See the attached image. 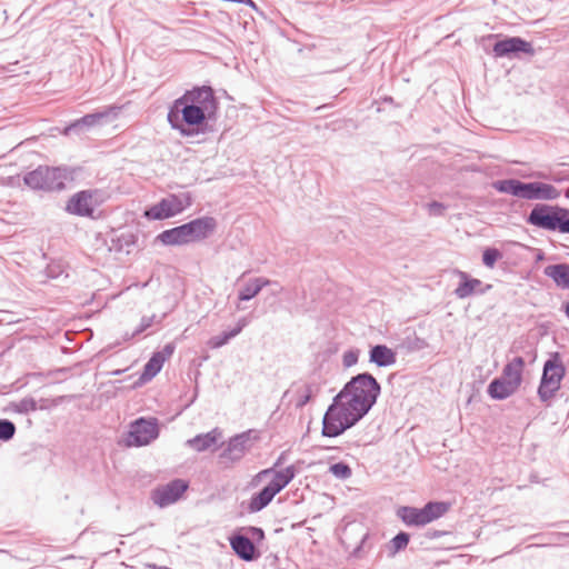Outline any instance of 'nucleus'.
Instances as JSON below:
<instances>
[{
	"mask_svg": "<svg viewBox=\"0 0 569 569\" xmlns=\"http://www.w3.org/2000/svg\"><path fill=\"white\" fill-rule=\"evenodd\" d=\"M219 101L210 86H194L176 99L168 111L171 128L183 137L212 131L210 122L218 117Z\"/></svg>",
	"mask_w": 569,
	"mask_h": 569,
	"instance_id": "nucleus-1",
	"label": "nucleus"
},
{
	"mask_svg": "<svg viewBox=\"0 0 569 569\" xmlns=\"http://www.w3.org/2000/svg\"><path fill=\"white\" fill-rule=\"evenodd\" d=\"M492 188L500 193L526 200H556L561 194V191L550 183L541 181L523 182L516 178L493 181Z\"/></svg>",
	"mask_w": 569,
	"mask_h": 569,
	"instance_id": "nucleus-2",
	"label": "nucleus"
},
{
	"mask_svg": "<svg viewBox=\"0 0 569 569\" xmlns=\"http://www.w3.org/2000/svg\"><path fill=\"white\" fill-rule=\"evenodd\" d=\"M368 412V409L351 401V398L340 390L323 416L322 427H353Z\"/></svg>",
	"mask_w": 569,
	"mask_h": 569,
	"instance_id": "nucleus-3",
	"label": "nucleus"
},
{
	"mask_svg": "<svg viewBox=\"0 0 569 569\" xmlns=\"http://www.w3.org/2000/svg\"><path fill=\"white\" fill-rule=\"evenodd\" d=\"M526 222L549 232L569 233V209L558 204L536 203Z\"/></svg>",
	"mask_w": 569,
	"mask_h": 569,
	"instance_id": "nucleus-4",
	"label": "nucleus"
},
{
	"mask_svg": "<svg viewBox=\"0 0 569 569\" xmlns=\"http://www.w3.org/2000/svg\"><path fill=\"white\" fill-rule=\"evenodd\" d=\"M73 171L69 168L39 166L28 172L23 181L33 190L61 191L66 181L72 179Z\"/></svg>",
	"mask_w": 569,
	"mask_h": 569,
	"instance_id": "nucleus-5",
	"label": "nucleus"
},
{
	"mask_svg": "<svg viewBox=\"0 0 569 569\" xmlns=\"http://www.w3.org/2000/svg\"><path fill=\"white\" fill-rule=\"evenodd\" d=\"M351 398V401L370 409L376 405L381 392V386L369 372H361L353 376L341 389Z\"/></svg>",
	"mask_w": 569,
	"mask_h": 569,
	"instance_id": "nucleus-6",
	"label": "nucleus"
},
{
	"mask_svg": "<svg viewBox=\"0 0 569 569\" xmlns=\"http://www.w3.org/2000/svg\"><path fill=\"white\" fill-rule=\"evenodd\" d=\"M566 376V367L562 363L559 352H553L546 360L538 387V397L542 402L549 401L560 389L561 381Z\"/></svg>",
	"mask_w": 569,
	"mask_h": 569,
	"instance_id": "nucleus-7",
	"label": "nucleus"
},
{
	"mask_svg": "<svg viewBox=\"0 0 569 569\" xmlns=\"http://www.w3.org/2000/svg\"><path fill=\"white\" fill-rule=\"evenodd\" d=\"M450 509V503L443 501L428 502L423 508L401 507L398 516L408 526H426L442 516Z\"/></svg>",
	"mask_w": 569,
	"mask_h": 569,
	"instance_id": "nucleus-8",
	"label": "nucleus"
},
{
	"mask_svg": "<svg viewBox=\"0 0 569 569\" xmlns=\"http://www.w3.org/2000/svg\"><path fill=\"white\" fill-rule=\"evenodd\" d=\"M296 470L292 466L273 472L271 481L250 500V510L259 511L264 508L273 497L279 493L293 478Z\"/></svg>",
	"mask_w": 569,
	"mask_h": 569,
	"instance_id": "nucleus-9",
	"label": "nucleus"
},
{
	"mask_svg": "<svg viewBox=\"0 0 569 569\" xmlns=\"http://www.w3.org/2000/svg\"><path fill=\"white\" fill-rule=\"evenodd\" d=\"M191 196L184 193L183 198L171 194L168 198L161 199L158 203L153 204L144 211V217L150 220H162L174 217L182 212L187 207L191 204Z\"/></svg>",
	"mask_w": 569,
	"mask_h": 569,
	"instance_id": "nucleus-10",
	"label": "nucleus"
},
{
	"mask_svg": "<svg viewBox=\"0 0 569 569\" xmlns=\"http://www.w3.org/2000/svg\"><path fill=\"white\" fill-rule=\"evenodd\" d=\"M99 191L97 189L81 190L72 194L66 203V212L78 216L92 218L96 208L100 204L97 200Z\"/></svg>",
	"mask_w": 569,
	"mask_h": 569,
	"instance_id": "nucleus-11",
	"label": "nucleus"
},
{
	"mask_svg": "<svg viewBox=\"0 0 569 569\" xmlns=\"http://www.w3.org/2000/svg\"><path fill=\"white\" fill-rule=\"evenodd\" d=\"M492 52L496 58H515L520 53L532 56L535 49L531 42L520 37H507L495 42Z\"/></svg>",
	"mask_w": 569,
	"mask_h": 569,
	"instance_id": "nucleus-12",
	"label": "nucleus"
},
{
	"mask_svg": "<svg viewBox=\"0 0 569 569\" xmlns=\"http://www.w3.org/2000/svg\"><path fill=\"white\" fill-rule=\"evenodd\" d=\"M117 109L118 108H116V107H108L101 111L88 113V114L81 117L80 119L74 120L69 126H67L64 128L63 133L64 134L78 133L79 134L90 128L101 126L109 121L111 114H113V116L117 114Z\"/></svg>",
	"mask_w": 569,
	"mask_h": 569,
	"instance_id": "nucleus-13",
	"label": "nucleus"
},
{
	"mask_svg": "<svg viewBox=\"0 0 569 569\" xmlns=\"http://www.w3.org/2000/svg\"><path fill=\"white\" fill-rule=\"evenodd\" d=\"M189 483L182 479L156 488L151 493L152 501L159 507H167L178 501L187 491Z\"/></svg>",
	"mask_w": 569,
	"mask_h": 569,
	"instance_id": "nucleus-14",
	"label": "nucleus"
},
{
	"mask_svg": "<svg viewBox=\"0 0 569 569\" xmlns=\"http://www.w3.org/2000/svg\"><path fill=\"white\" fill-rule=\"evenodd\" d=\"M186 237L190 242L201 241L207 239L217 229V220L213 217L206 216L193 219L187 223L181 224Z\"/></svg>",
	"mask_w": 569,
	"mask_h": 569,
	"instance_id": "nucleus-15",
	"label": "nucleus"
},
{
	"mask_svg": "<svg viewBox=\"0 0 569 569\" xmlns=\"http://www.w3.org/2000/svg\"><path fill=\"white\" fill-rule=\"evenodd\" d=\"M460 281L453 293L458 299H466L472 295H485L491 290L492 284H483L480 279L470 277L467 272L456 271Z\"/></svg>",
	"mask_w": 569,
	"mask_h": 569,
	"instance_id": "nucleus-16",
	"label": "nucleus"
},
{
	"mask_svg": "<svg viewBox=\"0 0 569 569\" xmlns=\"http://www.w3.org/2000/svg\"><path fill=\"white\" fill-rule=\"evenodd\" d=\"M320 392V386L316 382L312 383H303L296 388L295 390H288L283 395V399L288 398L290 395V402H293L295 410H303L306 405L317 397Z\"/></svg>",
	"mask_w": 569,
	"mask_h": 569,
	"instance_id": "nucleus-17",
	"label": "nucleus"
},
{
	"mask_svg": "<svg viewBox=\"0 0 569 569\" xmlns=\"http://www.w3.org/2000/svg\"><path fill=\"white\" fill-rule=\"evenodd\" d=\"M268 286H278V281H273L263 277L250 279L243 286V288L238 291V299L240 301H249L258 296L262 288Z\"/></svg>",
	"mask_w": 569,
	"mask_h": 569,
	"instance_id": "nucleus-18",
	"label": "nucleus"
},
{
	"mask_svg": "<svg viewBox=\"0 0 569 569\" xmlns=\"http://www.w3.org/2000/svg\"><path fill=\"white\" fill-rule=\"evenodd\" d=\"M369 361L378 367H389L396 363L397 353L386 345H376L370 348Z\"/></svg>",
	"mask_w": 569,
	"mask_h": 569,
	"instance_id": "nucleus-19",
	"label": "nucleus"
},
{
	"mask_svg": "<svg viewBox=\"0 0 569 569\" xmlns=\"http://www.w3.org/2000/svg\"><path fill=\"white\" fill-rule=\"evenodd\" d=\"M523 367L525 359L522 357H515L503 367L502 376L500 378H505L508 382L518 389L522 381Z\"/></svg>",
	"mask_w": 569,
	"mask_h": 569,
	"instance_id": "nucleus-20",
	"label": "nucleus"
},
{
	"mask_svg": "<svg viewBox=\"0 0 569 569\" xmlns=\"http://www.w3.org/2000/svg\"><path fill=\"white\" fill-rule=\"evenodd\" d=\"M158 437V429H133L127 433V437L123 439L126 447H139L146 446L151 440Z\"/></svg>",
	"mask_w": 569,
	"mask_h": 569,
	"instance_id": "nucleus-21",
	"label": "nucleus"
},
{
	"mask_svg": "<svg viewBox=\"0 0 569 569\" xmlns=\"http://www.w3.org/2000/svg\"><path fill=\"white\" fill-rule=\"evenodd\" d=\"M518 389L505 378H495L488 386V395L496 400H503L513 395Z\"/></svg>",
	"mask_w": 569,
	"mask_h": 569,
	"instance_id": "nucleus-22",
	"label": "nucleus"
},
{
	"mask_svg": "<svg viewBox=\"0 0 569 569\" xmlns=\"http://www.w3.org/2000/svg\"><path fill=\"white\" fill-rule=\"evenodd\" d=\"M543 273L551 278L558 287L569 289L568 263L549 264L545 268Z\"/></svg>",
	"mask_w": 569,
	"mask_h": 569,
	"instance_id": "nucleus-23",
	"label": "nucleus"
},
{
	"mask_svg": "<svg viewBox=\"0 0 569 569\" xmlns=\"http://www.w3.org/2000/svg\"><path fill=\"white\" fill-rule=\"evenodd\" d=\"M156 240L163 246H183L189 243L181 226L163 230L157 236Z\"/></svg>",
	"mask_w": 569,
	"mask_h": 569,
	"instance_id": "nucleus-24",
	"label": "nucleus"
},
{
	"mask_svg": "<svg viewBox=\"0 0 569 569\" xmlns=\"http://www.w3.org/2000/svg\"><path fill=\"white\" fill-rule=\"evenodd\" d=\"M247 325V318L239 319L237 326L233 329L229 331H223L218 336L211 337L208 341V346L212 349L221 348L222 346L227 345L230 339L237 337Z\"/></svg>",
	"mask_w": 569,
	"mask_h": 569,
	"instance_id": "nucleus-25",
	"label": "nucleus"
},
{
	"mask_svg": "<svg viewBox=\"0 0 569 569\" xmlns=\"http://www.w3.org/2000/svg\"><path fill=\"white\" fill-rule=\"evenodd\" d=\"M163 358L160 357V353L153 352L150 359L143 367V371L139 378L141 382L150 381L153 377H156L163 367Z\"/></svg>",
	"mask_w": 569,
	"mask_h": 569,
	"instance_id": "nucleus-26",
	"label": "nucleus"
},
{
	"mask_svg": "<svg viewBox=\"0 0 569 569\" xmlns=\"http://www.w3.org/2000/svg\"><path fill=\"white\" fill-rule=\"evenodd\" d=\"M232 549L244 560H251L254 555V546L250 539L238 536L231 540Z\"/></svg>",
	"mask_w": 569,
	"mask_h": 569,
	"instance_id": "nucleus-27",
	"label": "nucleus"
},
{
	"mask_svg": "<svg viewBox=\"0 0 569 569\" xmlns=\"http://www.w3.org/2000/svg\"><path fill=\"white\" fill-rule=\"evenodd\" d=\"M217 438L213 431L206 435L197 436L194 439L189 440L188 443L194 450L201 451L216 445Z\"/></svg>",
	"mask_w": 569,
	"mask_h": 569,
	"instance_id": "nucleus-28",
	"label": "nucleus"
},
{
	"mask_svg": "<svg viewBox=\"0 0 569 569\" xmlns=\"http://www.w3.org/2000/svg\"><path fill=\"white\" fill-rule=\"evenodd\" d=\"M10 407L18 413H28L38 409V402L32 397H26L18 402H11Z\"/></svg>",
	"mask_w": 569,
	"mask_h": 569,
	"instance_id": "nucleus-29",
	"label": "nucleus"
},
{
	"mask_svg": "<svg viewBox=\"0 0 569 569\" xmlns=\"http://www.w3.org/2000/svg\"><path fill=\"white\" fill-rule=\"evenodd\" d=\"M501 258L502 252L497 248H486L482 252V263L488 268H493Z\"/></svg>",
	"mask_w": 569,
	"mask_h": 569,
	"instance_id": "nucleus-30",
	"label": "nucleus"
},
{
	"mask_svg": "<svg viewBox=\"0 0 569 569\" xmlns=\"http://www.w3.org/2000/svg\"><path fill=\"white\" fill-rule=\"evenodd\" d=\"M128 427H161L156 417H140L129 422Z\"/></svg>",
	"mask_w": 569,
	"mask_h": 569,
	"instance_id": "nucleus-31",
	"label": "nucleus"
},
{
	"mask_svg": "<svg viewBox=\"0 0 569 569\" xmlns=\"http://www.w3.org/2000/svg\"><path fill=\"white\" fill-rule=\"evenodd\" d=\"M359 356H360V350L357 348L349 349V350L345 351L342 355L343 367L350 368V367L355 366L359 360Z\"/></svg>",
	"mask_w": 569,
	"mask_h": 569,
	"instance_id": "nucleus-32",
	"label": "nucleus"
},
{
	"mask_svg": "<svg viewBox=\"0 0 569 569\" xmlns=\"http://www.w3.org/2000/svg\"><path fill=\"white\" fill-rule=\"evenodd\" d=\"M330 471L337 478H341V479H346V478H349L351 476V469L349 468V466H347V465H345L342 462L332 465L330 467Z\"/></svg>",
	"mask_w": 569,
	"mask_h": 569,
	"instance_id": "nucleus-33",
	"label": "nucleus"
},
{
	"mask_svg": "<svg viewBox=\"0 0 569 569\" xmlns=\"http://www.w3.org/2000/svg\"><path fill=\"white\" fill-rule=\"evenodd\" d=\"M408 542H409V535H407L405 532L398 533L392 539L393 551L397 552V551L403 549L405 547H407Z\"/></svg>",
	"mask_w": 569,
	"mask_h": 569,
	"instance_id": "nucleus-34",
	"label": "nucleus"
},
{
	"mask_svg": "<svg viewBox=\"0 0 569 569\" xmlns=\"http://www.w3.org/2000/svg\"><path fill=\"white\" fill-rule=\"evenodd\" d=\"M151 326H152V319H148V317H142L140 325L127 339L134 338V337L139 336L140 333H142L147 329H149Z\"/></svg>",
	"mask_w": 569,
	"mask_h": 569,
	"instance_id": "nucleus-35",
	"label": "nucleus"
},
{
	"mask_svg": "<svg viewBox=\"0 0 569 569\" xmlns=\"http://www.w3.org/2000/svg\"><path fill=\"white\" fill-rule=\"evenodd\" d=\"M62 271L63 270H62L61 264L54 263V262L49 263L46 268L47 277L52 278V279L58 278L62 273Z\"/></svg>",
	"mask_w": 569,
	"mask_h": 569,
	"instance_id": "nucleus-36",
	"label": "nucleus"
},
{
	"mask_svg": "<svg viewBox=\"0 0 569 569\" xmlns=\"http://www.w3.org/2000/svg\"><path fill=\"white\" fill-rule=\"evenodd\" d=\"M176 345L173 342H168L162 350L154 351L156 353H160V357L163 358V361L166 362L174 352Z\"/></svg>",
	"mask_w": 569,
	"mask_h": 569,
	"instance_id": "nucleus-37",
	"label": "nucleus"
},
{
	"mask_svg": "<svg viewBox=\"0 0 569 569\" xmlns=\"http://www.w3.org/2000/svg\"><path fill=\"white\" fill-rule=\"evenodd\" d=\"M430 214L441 216L446 209V206L438 201H432L428 204Z\"/></svg>",
	"mask_w": 569,
	"mask_h": 569,
	"instance_id": "nucleus-38",
	"label": "nucleus"
},
{
	"mask_svg": "<svg viewBox=\"0 0 569 569\" xmlns=\"http://www.w3.org/2000/svg\"><path fill=\"white\" fill-rule=\"evenodd\" d=\"M60 400H61V398H58L54 400L41 398L40 400L37 401L38 409H41V410L50 409L52 407H56L60 402Z\"/></svg>",
	"mask_w": 569,
	"mask_h": 569,
	"instance_id": "nucleus-39",
	"label": "nucleus"
},
{
	"mask_svg": "<svg viewBox=\"0 0 569 569\" xmlns=\"http://www.w3.org/2000/svg\"><path fill=\"white\" fill-rule=\"evenodd\" d=\"M296 413H299V422L298 427H310L312 423V418L310 415H305L303 410H295Z\"/></svg>",
	"mask_w": 569,
	"mask_h": 569,
	"instance_id": "nucleus-40",
	"label": "nucleus"
},
{
	"mask_svg": "<svg viewBox=\"0 0 569 569\" xmlns=\"http://www.w3.org/2000/svg\"><path fill=\"white\" fill-rule=\"evenodd\" d=\"M346 429H322V436L326 437H337Z\"/></svg>",
	"mask_w": 569,
	"mask_h": 569,
	"instance_id": "nucleus-41",
	"label": "nucleus"
},
{
	"mask_svg": "<svg viewBox=\"0 0 569 569\" xmlns=\"http://www.w3.org/2000/svg\"><path fill=\"white\" fill-rule=\"evenodd\" d=\"M16 429H0V439L1 440H9L12 438Z\"/></svg>",
	"mask_w": 569,
	"mask_h": 569,
	"instance_id": "nucleus-42",
	"label": "nucleus"
},
{
	"mask_svg": "<svg viewBox=\"0 0 569 569\" xmlns=\"http://www.w3.org/2000/svg\"><path fill=\"white\" fill-rule=\"evenodd\" d=\"M166 317H167V313H163L161 317L152 315V316L148 317V319H152V326L154 323L160 326Z\"/></svg>",
	"mask_w": 569,
	"mask_h": 569,
	"instance_id": "nucleus-43",
	"label": "nucleus"
},
{
	"mask_svg": "<svg viewBox=\"0 0 569 569\" xmlns=\"http://www.w3.org/2000/svg\"><path fill=\"white\" fill-rule=\"evenodd\" d=\"M0 427H16V425L9 419H0Z\"/></svg>",
	"mask_w": 569,
	"mask_h": 569,
	"instance_id": "nucleus-44",
	"label": "nucleus"
},
{
	"mask_svg": "<svg viewBox=\"0 0 569 569\" xmlns=\"http://www.w3.org/2000/svg\"><path fill=\"white\" fill-rule=\"evenodd\" d=\"M238 3H243V4H247L251 8H253L254 10H257V4L253 0H239Z\"/></svg>",
	"mask_w": 569,
	"mask_h": 569,
	"instance_id": "nucleus-45",
	"label": "nucleus"
},
{
	"mask_svg": "<svg viewBox=\"0 0 569 569\" xmlns=\"http://www.w3.org/2000/svg\"><path fill=\"white\" fill-rule=\"evenodd\" d=\"M277 288H273V292L272 295L277 296L278 293H280L282 290H283V287L280 286V283L278 282V286H276Z\"/></svg>",
	"mask_w": 569,
	"mask_h": 569,
	"instance_id": "nucleus-46",
	"label": "nucleus"
},
{
	"mask_svg": "<svg viewBox=\"0 0 569 569\" xmlns=\"http://www.w3.org/2000/svg\"><path fill=\"white\" fill-rule=\"evenodd\" d=\"M562 308L566 317L569 319V301L566 302Z\"/></svg>",
	"mask_w": 569,
	"mask_h": 569,
	"instance_id": "nucleus-47",
	"label": "nucleus"
},
{
	"mask_svg": "<svg viewBox=\"0 0 569 569\" xmlns=\"http://www.w3.org/2000/svg\"><path fill=\"white\" fill-rule=\"evenodd\" d=\"M271 472H272L271 470H263V471H261V472L259 473V476H260V477H262V476H268V475H270Z\"/></svg>",
	"mask_w": 569,
	"mask_h": 569,
	"instance_id": "nucleus-48",
	"label": "nucleus"
}]
</instances>
